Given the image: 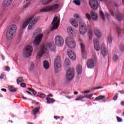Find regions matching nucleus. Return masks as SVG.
<instances>
[{
    "mask_svg": "<svg viewBox=\"0 0 124 124\" xmlns=\"http://www.w3.org/2000/svg\"><path fill=\"white\" fill-rule=\"evenodd\" d=\"M91 15L93 20H97L98 16L97 15V13H96L95 12L92 11L91 12Z\"/></svg>",
    "mask_w": 124,
    "mask_h": 124,
    "instance_id": "4be33fe9",
    "label": "nucleus"
},
{
    "mask_svg": "<svg viewBox=\"0 0 124 124\" xmlns=\"http://www.w3.org/2000/svg\"><path fill=\"white\" fill-rule=\"evenodd\" d=\"M59 7H60V5H59V4H54L53 5L48 6L49 11H54V10H57Z\"/></svg>",
    "mask_w": 124,
    "mask_h": 124,
    "instance_id": "aec40b11",
    "label": "nucleus"
},
{
    "mask_svg": "<svg viewBox=\"0 0 124 124\" xmlns=\"http://www.w3.org/2000/svg\"><path fill=\"white\" fill-rule=\"evenodd\" d=\"M80 45L82 54V58H83V59H87V51H86V47H85V45L81 43L80 44Z\"/></svg>",
    "mask_w": 124,
    "mask_h": 124,
    "instance_id": "ddd939ff",
    "label": "nucleus"
},
{
    "mask_svg": "<svg viewBox=\"0 0 124 124\" xmlns=\"http://www.w3.org/2000/svg\"><path fill=\"white\" fill-rule=\"evenodd\" d=\"M26 92L27 93H29V94H31V92H29V91H26Z\"/></svg>",
    "mask_w": 124,
    "mask_h": 124,
    "instance_id": "338daca9",
    "label": "nucleus"
},
{
    "mask_svg": "<svg viewBox=\"0 0 124 124\" xmlns=\"http://www.w3.org/2000/svg\"><path fill=\"white\" fill-rule=\"evenodd\" d=\"M5 70L6 71H9L10 70V68L8 66H7L5 67Z\"/></svg>",
    "mask_w": 124,
    "mask_h": 124,
    "instance_id": "3c124183",
    "label": "nucleus"
},
{
    "mask_svg": "<svg viewBox=\"0 0 124 124\" xmlns=\"http://www.w3.org/2000/svg\"><path fill=\"white\" fill-rule=\"evenodd\" d=\"M87 65L88 68H93L94 67V62L93 60H88L87 62Z\"/></svg>",
    "mask_w": 124,
    "mask_h": 124,
    "instance_id": "6ab92c4d",
    "label": "nucleus"
},
{
    "mask_svg": "<svg viewBox=\"0 0 124 124\" xmlns=\"http://www.w3.org/2000/svg\"><path fill=\"white\" fill-rule=\"evenodd\" d=\"M50 49L51 51H55V46L51 43H47L46 45L41 46L40 51L38 53L37 58H41L44 55H47V50Z\"/></svg>",
    "mask_w": 124,
    "mask_h": 124,
    "instance_id": "f257e3e1",
    "label": "nucleus"
},
{
    "mask_svg": "<svg viewBox=\"0 0 124 124\" xmlns=\"http://www.w3.org/2000/svg\"><path fill=\"white\" fill-rule=\"evenodd\" d=\"M83 98H85V96H83L82 95H80V96H78V100H81V99H83Z\"/></svg>",
    "mask_w": 124,
    "mask_h": 124,
    "instance_id": "8fccbe9b",
    "label": "nucleus"
},
{
    "mask_svg": "<svg viewBox=\"0 0 124 124\" xmlns=\"http://www.w3.org/2000/svg\"><path fill=\"white\" fill-rule=\"evenodd\" d=\"M116 31L118 32V35H120V34H121V32L122 31V30H121V28L119 27H116Z\"/></svg>",
    "mask_w": 124,
    "mask_h": 124,
    "instance_id": "37998d69",
    "label": "nucleus"
},
{
    "mask_svg": "<svg viewBox=\"0 0 124 124\" xmlns=\"http://www.w3.org/2000/svg\"><path fill=\"white\" fill-rule=\"evenodd\" d=\"M104 98H105V96L101 95L96 97L94 100H102V99H104Z\"/></svg>",
    "mask_w": 124,
    "mask_h": 124,
    "instance_id": "72a5a7b5",
    "label": "nucleus"
},
{
    "mask_svg": "<svg viewBox=\"0 0 124 124\" xmlns=\"http://www.w3.org/2000/svg\"><path fill=\"white\" fill-rule=\"evenodd\" d=\"M46 99V100L47 103H48V104L54 103V102H55V101H56L55 99L51 98L49 97H47Z\"/></svg>",
    "mask_w": 124,
    "mask_h": 124,
    "instance_id": "a878e982",
    "label": "nucleus"
},
{
    "mask_svg": "<svg viewBox=\"0 0 124 124\" xmlns=\"http://www.w3.org/2000/svg\"><path fill=\"white\" fill-rule=\"evenodd\" d=\"M37 95L38 96H39V97H40L41 98H44V97L46 96V95L45 94L40 93H37Z\"/></svg>",
    "mask_w": 124,
    "mask_h": 124,
    "instance_id": "4c0bfd02",
    "label": "nucleus"
},
{
    "mask_svg": "<svg viewBox=\"0 0 124 124\" xmlns=\"http://www.w3.org/2000/svg\"><path fill=\"white\" fill-rule=\"evenodd\" d=\"M20 86L22 88H26V83H22L20 84Z\"/></svg>",
    "mask_w": 124,
    "mask_h": 124,
    "instance_id": "603ef678",
    "label": "nucleus"
},
{
    "mask_svg": "<svg viewBox=\"0 0 124 124\" xmlns=\"http://www.w3.org/2000/svg\"><path fill=\"white\" fill-rule=\"evenodd\" d=\"M101 52L103 57H106V56H107L108 54V51H107V48L105 47L104 45H103L101 46Z\"/></svg>",
    "mask_w": 124,
    "mask_h": 124,
    "instance_id": "a211bd4d",
    "label": "nucleus"
},
{
    "mask_svg": "<svg viewBox=\"0 0 124 124\" xmlns=\"http://www.w3.org/2000/svg\"><path fill=\"white\" fill-rule=\"evenodd\" d=\"M28 90H29V91H30V92H31V93H32V94H33V95H35V94H36V93H37L36 91H35V90L33 89H32L31 88H28Z\"/></svg>",
    "mask_w": 124,
    "mask_h": 124,
    "instance_id": "58836bf2",
    "label": "nucleus"
},
{
    "mask_svg": "<svg viewBox=\"0 0 124 124\" xmlns=\"http://www.w3.org/2000/svg\"><path fill=\"white\" fill-rule=\"evenodd\" d=\"M109 12H110V13L111 15L112 16H114V11H113L112 10H110Z\"/></svg>",
    "mask_w": 124,
    "mask_h": 124,
    "instance_id": "6e6d98bb",
    "label": "nucleus"
},
{
    "mask_svg": "<svg viewBox=\"0 0 124 124\" xmlns=\"http://www.w3.org/2000/svg\"><path fill=\"white\" fill-rule=\"evenodd\" d=\"M1 91H2V92H4L5 93H6V89L2 88V89H1Z\"/></svg>",
    "mask_w": 124,
    "mask_h": 124,
    "instance_id": "680f3d73",
    "label": "nucleus"
},
{
    "mask_svg": "<svg viewBox=\"0 0 124 124\" xmlns=\"http://www.w3.org/2000/svg\"><path fill=\"white\" fill-rule=\"evenodd\" d=\"M93 94H91L90 95H87L85 96V97H86L87 98H89L90 99H91V98H92V97L93 96Z\"/></svg>",
    "mask_w": 124,
    "mask_h": 124,
    "instance_id": "de8ad7c7",
    "label": "nucleus"
},
{
    "mask_svg": "<svg viewBox=\"0 0 124 124\" xmlns=\"http://www.w3.org/2000/svg\"><path fill=\"white\" fill-rule=\"evenodd\" d=\"M50 10L49 9V6H46V7L42 8L40 10V12H49Z\"/></svg>",
    "mask_w": 124,
    "mask_h": 124,
    "instance_id": "cd10ccee",
    "label": "nucleus"
},
{
    "mask_svg": "<svg viewBox=\"0 0 124 124\" xmlns=\"http://www.w3.org/2000/svg\"><path fill=\"white\" fill-rule=\"evenodd\" d=\"M116 18L118 21H121L123 20V15L119 12H116Z\"/></svg>",
    "mask_w": 124,
    "mask_h": 124,
    "instance_id": "5701e85b",
    "label": "nucleus"
},
{
    "mask_svg": "<svg viewBox=\"0 0 124 124\" xmlns=\"http://www.w3.org/2000/svg\"><path fill=\"white\" fill-rule=\"evenodd\" d=\"M34 69V63L33 62H31L29 63V67L28 68V70L29 71H31Z\"/></svg>",
    "mask_w": 124,
    "mask_h": 124,
    "instance_id": "bb28decb",
    "label": "nucleus"
},
{
    "mask_svg": "<svg viewBox=\"0 0 124 124\" xmlns=\"http://www.w3.org/2000/svg\"><path fill=\"white\" fill-rule=\"evenodd\" d=\"M73 3H75L76 5H78V0H74Z\"/></svg>",
    "mask_w": 124,
    "mask_h": 124,
    "instance_id": "864d4df0",
    "label": "nucleus"
},
{
    "mask_svg": "<svg viewBox=\"0 0 124 124\" xmlns=\"http://www.w3.org/2000/svg\"><path fill=\"white\" fill-rule=\"evenodd\" d=\"M38 17H33L32 16H31L24 22L23 25L21 27V29H24L26 28L28 25H29V24L30 23L28 26V30H31V29H32V27H33L34 25H35V23L37 22V21H38Z\"/></svg>",
    "mask_w": 124,
    "mask_h": 124,
    "instance_id": "f03ea898",
    "label": "nucleus"
},
{
    "mask_svg": "<svg viewBox=\"0 0 124 124\" xmlns=\"http://www.w3.org/2000/svg\"><path fill=\"white\" fill-rule=\"evenodd\" d=\"M78 21L79 23V31L81 34H85L87 32V27L86 24L82 21V17L80 15H78Z\"/></svg>",
    "mask_w": 124,
    "mask_h": 124,
    "instance_id": "20e7f679",
    "label": "nucleus"
},
{
    "mask_svg": "<svg viewBox=\"0 0 124 124\" xmlns=\"http://www.w3.org/2000/svg\"><path fill=\"white\" fill-rule=\"evenodd\" d=\"M67 31L70 33V34H73V33H74V30H73L71 27H69L67 29Z\"/></svg>",
    "mask_w": 124,
    "mask_h": 124,
    "instance_id": "c9c22d12",
    "label": "nucleus"
},
{
    "mask_svg": "<svg viewBox=\"0 0 124 124\" xmlns=\"http://www.w3.org/2000/svg\"><path fill=\"white\" fill-rule=\"evenodd\" d=\"M119 93H121L122 94H123L124 93V90H122V91H119Z\"/></svg>",
    "mask_w": 124,
    "mask_h": 124,
    "instance_id": "0e129e2a",
    "label": "nucleus"
},
{
    "mask_svg": "<svg viewBox=\"0 0 124 124\" xmlns=\"http://www.w3.org/2000/svg\"><path fill=\"white\" fill-rule=\"evenodd\" d=\"M64 64L65 65H69V64H70V61H69V59H65Z\"/></svg>",
    "mask_w": 124,
    "mask_h": 124,
    "instance_id": "a19ab883",
    "label": "nucleus"
},
{
    "mask_svg": "<svg viewBox=\"0 0 124 124\" xmlns=\"http://www.w3.org/2000/svg\"><path fill=\"white\" fill-rule=\"evenodd\" d=\"M67 55L72 60V61H75L76 60V54L74 51L72 50H69L67 51Z\"/></svg>",
    "mask_w": 124,
    "mask_h": 124,
    "instance_id": "4468645a",
    "label": "nucleus"
},
{
    "mask_svg": "<svg viewBox=\"0 0 124 124\" xmlns=\"http://www.w3.org/2000/svg\"><path fill=\"white\" fill-rule=\"evenodd\" d=\"M43 65H44V68L45 69H49V67H50V65L49 64V62H48V61H44Z\"/></svg>",
    "mask_w": 124,
    "mask_h": 124,
    "instance_id": "393cba45",
    "label": "nucleus"
},
{
    "mask_svg": "<svg viewBox=\"0 0 124 124\" xmlns=\"http://www.w3.org/2000/svg\"><path fill=\"white\" fill-rule=\"evenodd\" d=\"M23 56L24 58H29L31 56V53H32V46L29 45L26 46L23 50Z\"/></svg>",
    "mask_w": 124,
    "mask_h": 124,
    "instance_id": "423d86ee",
    "label": "nucleus"
},
{
    "mask_svg": "<svg viewBox=\"0 0 124 124\" xmlns=\"http://www.w3.org/2000/svg\"><path fill=\"white\" fill-rule=\"evenodd\" d=\"M119 60V56L118 55H114L113 57V61L114 62H117Z\"/></svg>",
    "mask_w": 124,
    "mask_h": 124,
    "instance_id": "79ce46f5",
    "label": "nucleus"
},
{
    "mask_svg": "<svg viewBox=\"0 0 124 124\" xmlns=\"http://www.w3.org/2000/svg\"><path fill=\"white\" fill-rule=\"evenodd\" d=\"M3 77H4V75L3 74H1L0 76V79H3Z\"/></svg>",
    "mask_w": 124,
    "mask_h": 124,
    "instance_id": "13d9d810",
    "label": "nucleus"
},
{
    "mask_svg": "<svg viewBox=\"0 0 124 124\" xmlns=\"http://www.w3.org/2000/svg\"><path fill=\"white\" fill-rule=\"evenodd\" d=\"M65 42L66 45L69 47V48H75L76 44L74 41L70 37H67L65 39Z\"/></svg>",
    "mask_w": 124,
    "mask_h": 124,
    "instance_id": "6e6552de",
    "label": "nucleus"
},
{
    "mask_svg": "<svg viewBox=\"0 0 124 124\" xmlns=\"http://www.w3.org/2000/svg\"><path fill=\"white\" fill-rule=\"evenodd\" d=\"M16 30H17V27L15 25H12L10 26L6 34V37L9 40L11 39H13L14 37H15L16 34Z\"/></svg>",
    "mask_w": 124,
    "mask_h": 124,
    "instance_id": "7ed1b4c3",
    "label": "nucleus"
},
{
    "mask_svg": "<svg viewBox=\"0 0 124 124\" xmlns=\"http://www.w3.org/2000/svg\"><path fill=\"white\" fill-rule=\"evenodd\" d=\"M91 93V91H90V90L85 91L84 92V93Z\"/></svg>",
    "mask_w": 124,
    "mask_h": 124,
    "instance_id": "bf43d9fd",
    "label": "nucleus"
},
{
    "mask_svg": "<svg viewBox=\"0 0 124 124\" xmlns=\"http://www.w3.org/2000/svg\"><path fill=\"white\" fill-rule=\"evenodd\" d=\"M60 116H54V118L55 119V120H58V119H60Z\"/></svg>",
    "mask_w": 124,
    "mask_h": 124,
    "instance_id": "4d7b16f0",
    "label": "nucleus"
},
{
    "mask_svg": "<svg viewBox=\"0 0 124 124\" xmlns=\"http://www.w3.org/2000/svg\"><path fill=\"white\" fill-rule=\"evenodd\" d=\"M94 32L98 37H101V32L97 29H95L94 30Z\"/></svg>",
    "mask_w": 124,
    "mask_h": 124,
    "instance_id": "b1692460",
    "label": "nucleus"
},
{
    "mask_svg": "<svg viewBox=\"0 0 124 124\" xmlns=\"http://www.w3.org/2000/svg\"><path fill=\"white\" fill-rule=\"evenodd\" d=\"M54 66L55 72L58 73L61 71L62 70V61L61 60V57L58 56L55 58L54 62Z\"/></svg>",
    "mask_w": 124,
    "mask_h": 124,
    "instance_id": "39448f33",
    "label": "nucleus"
},
{
    "mask_svg": "<svg viewBox=\"0 0 124 124\" xmlns=\"http://www.w3.org/2000/svg\"><path fill=\"white\" fill-rule=\"evenodd\" d=\"M53 0H42V2L43 4L46 5L47 4H49V3H51Z\"/></svg>",
    "mask_w": 124,
    "mask_h": 124,
    "instance_id": "c85d7f7f",
    "label": "nucleus"
},
{
    "mask_svg": "<svg viewBox=\"0 0 124 124\" xmlns=\"http://www.w3.org/2000/svg\"><path fill=\"white\" fill-rule=\"evenodd\" d=\"M31 0H25L24 1L25 5L23 6L24 8H27V6H29V5H31V1H30Z\"/></svg>",
    "mask_w": 124,
    "mask_h": 124,
    "instance_id": "c756f323",
    "label": "nucleus"
},
{
    "mask_svg": "<svg viewBox=\"0 0 124 124\" xmlns=\"http://www.w3.org/2000/svg\"><path fill=\"white\" fill-rule=\"evenodd\" d=\"M39 110H40V108H35L32 109V115H34L35 118L36 117V114H40V112H39Z\"/></svg>",
    "mask_w": 124,
    "mask_h": 124,
    "instance_id": "412c9836",
    "label": "nucleus"
},
{
    "mask_svg": "<svg viewBox=\"0 0 124 124\" xmlns=\"http://www.w3.org/2000/svg\"><path fill=\"white\" fill-rule=\"evenodd\" d=\"M74 19H70V22L73 27L77 28V27H78V24H77V22H76V21H78V14L74 15Z\"/></svg>",
    "mask_w": 124,
    "mask_h": 124,
    "instance_id": "f8f14e48",
    "label": "nucleus"
},
{
    "mask_svg": "<svg viewBox=\"0 0 124 124\" xmlns=\"http://www.w3.org/2000/svg\"><path fill=\"white\" fill-rule=\"evenodd\" d=\"M120 49L122 51V52H124V46H122L120 47Z\"/></svg>",
    "mask_w": 124,
    "mask_h": 124,
    "instance_id": "052dcab7",
    "label": "nucleus"
},
{
    "mask_svg": "<svg viewBox=\"0 0 124 124\" xmlns=\"http://www.w3.org/2000/svg\"><path fill=\"white\" fill-rule=\"evenodd\" d=\"M89 4L94 10H96L98 8L99 4L97 0H89Z\"/></svg>",
    "mask_w": 124,
    "mask_h": 124,
    "instance_id": "9b49d317",
    "label": "nucleus"
},
{
    "mask_svg": "<svg viewBox=\"0 0 124 124\" xmlns=\"http://www.w3.org/2000/svg\"><path fill=\"white\" fill-rule=\"evenodd\" d=\"M78 74H81L82 73V66L78 65Z\"/></svg>",
    "mask_w": 124,
    "mask_h": 124,
    "instance_id": "ea45409f",
    "label": "nucleus"
},
{
    "mask_svg": "<svg viewBox=\"0 0 124 124\" xmlns=\"http://www.w3.org/2000/svg\"><path fill=\"white\" fill-rule=\"evenodd\" d=\"M88 34L89 36V39H92V37L93 36V30H92V28L90 27L89 29L88 30Z\"/></svg>",
    "mask_w": 124,
    "mask_h": 124,
    "instance_id": "7c9ffc66",
    "label": "nucleus"
},
{
    "mask_svg": "<svg viewBox=\"0 0 124 124\" xmlns=\"http://www.w3.org/2000/svg\"><path fill=\"white\" fill-rule=\"evenodd\" d=\"M81 5V0H78V5Z\"/></svg>",
    "mask_w": 124,
    "mask_h": 124,
    "instance_id": "e2e57ef3",
    "label": "nucleus"
},
{
    "mask_svg": "<svg viewBox=\"0 0 124 124\" xmlns=\"http://www.w3.org/2000/svg\"><path fill=\"white\" fill-rule=\"evenodd\" d=\"M93 43L96 51H99L100 50V46H99V42H98L97 39H94L93 41Z\"/></svg>",
    "mask_w": 124,
    "mask_h": 124,
    "instance_id": "f3484780",
    "label": "nucleus"
},
{
    "mask_svg": "<svg viewBox=\"0 0 124 124\" xmlns=\"http://www.w3.org/2000/svg\"><path fill=\"white\" fill-rule=\"evenodd\" d=\"M42 37H43V34H41L40 35H38L35 38L34 41V43L35 45H39V43L41 41V39H42Z\"/></svg>",
    "mask_w": 124,
    "mask_h": 124,
    "instance_id": "dca6fc26",
    "label": "nucleus"
},
{
    "mask_svg": "<svg viewBox=\"0 0 124 124\" xmlns=\"http://www.w3.org/2000/svg\"><path fill=\"white\" fill-rule=\"evenodd\" d=\"M9 89L11 93H16V92H17V91L16 90V88L14 87L13 86H9Z\"/></svg>",
    "mask_w": 124,
    "mask_h": 124,
    "instance_id": "473e14b6",
    "label": "nucleus"
},
{
    "mask_svg": "<svg viewBox=\"0 0 124 124\" xmlns=\"http://www.w3.org/2000/svg\"><path fill=\"white\" fill-rule=\"evenodd\" d=\"M106 16H107V17H109V16H110L109 15V14H108V13H106V14H105Z\"/></svg>",
    "mask_w": 124,
    "mask_h": 124,
    "instance_id": "69168bd1",
    "label": "nucleus"
},
{
    "mask_svg": "<svg viewBox=\"0 0 124 124\" xmlns=\"http://www.w3.org/2000/svg\"><path fill=\"white\" fill-rule=\"evenodd\" d=\"M112 38H113V37H112V35L111 34L108 35V44H111L112 43Z\"/></svg>",
    "mask_w": 124,
    "mask_h": 124,
    "instance_id": "f704fd0d",
    "label": "nucleus"
},
{
    "mask_svg": "<svg viewBox=\"0 0 124 124\" xmlns=\"http://www.w3.org/2000/svg\"><path fill=\"white\" fill-rule=\"evenodd\" d=\"M74 76V69L73 68H70L67 71L66 73V79L68 81H70L73 78Z\"/></svg>",
    "mask_w": 124,
    "mask_h": 124,
    "instance_id": "1a4fd4ad",
    "label": "nucleus"
},
{
    "mask_svg": "<svg viewBox=\"0 0 124 124\" xmlns=\"http://www.w3.org/2000/svg\"><path fill=\"white\" fill-rule=\"evenodd\" d=\"M121 105H122V106H124V101L121 102Z\"/></svg>",
    "mask_w": 124,
    "mask_h": 124,
    "instance_id": "774afa93",
    "label": "nucleus"
},
{
    "mask_svg": "<svg viewBox=\"0 0 124 124\" xmlns=\"http://www.w3.org/2000/svg\"><path fill=\"white\" fill-rule=\"evenodd\" d=\"M13 0H3L2 2V6L3 7H9L11 4Z\"/></svg>",
    "mask_w": 124,
    "mask_h": 124,
    "instance_id": "2eb2a0df",
    "label": "nucleus"
},
{
    "mask_svg": "<svg viewBox=\"0 0 124 124\" xmlns=\"http://www.w3.org/2000/svg\"><path fill=\"white\" fill-rule=\"evenodd\" d=\"M99 89H103V87L99 86L98 87H95L92 89V91H93V90H99Z\"/></svg>",
    "mask_w": 124,
    "mask_h": 124,
    "instance_id": "a18cd8bd",
    "label": "nucleus"
},
{
    "mask_svg": "<svg viewBox=\"0 0 124 124\" xmlns=\"http://www.w3.org/2000/svg\"><path fill=\"white\" fill-rule=\"evenodd\" d=\"M24 82V78L23 77H19L16 79V83L17 85H19L20 83H23Z\"/></svg>",
    "mask_w": 124,
    "mask_h": 124,
    "instance_id": "2f4dec72",
    "label": "nucleus"
},
{
    "mask_svg": "<svg viewBox=\"0 0 124 124\" xmlns=\"http://www.w3.org/2000/svg\"><path fill=\"white\" fill-rule=\"evenodd\" d=\"M100 16L102 19L103 21H104L105 20V16L104 15V13H103V12L102 11H100Z\"/></svg>",
    "mask_w": 124,
    "mask_h": 124,
    "instance_id": "e433bc0d",
    "label": "nucleus"
},
{
    "mask_svg": "<svg viewBox=\"0 0 124 124\" xmlns=\"http://www.w3.org/2000/svg\"><path fill=\"white\" fill-rule=\"evenodd\" d=\"M55 42L56 45H58V46H62L64 41L63 40L62 37L60 35H58L56 36L55 38Z\"/></svg>",
    "mask_w": 124,
    "mask_h": 124,
    "instance_id": "9d476101",
    "label": "nucleus"
},
{
    "mask_svg": "<svg viewBox=\"0 0 124 124\" xmlns=\"http://www.w3.org/2000/svg\"><path fill=\"white\" fill-rule=\"evenodd\" d=\"M118 96H119V93H116L113 98V100H117L118 99Z\"/></svg>",
    "mask_w": 124,
    "mask_h": 124,
    "instance_id": "c03bdc74",
    "label": "nucleus"
},
{
    "mask_svg": "<svg viewBox=\"0 0 124 124\" xmlns=\"http://www.w3.org/2000/svg\"><path fill=\"white\" fill-rule=\"evenodd\" d=\"M42 30L40 28H39L36 30V32H41Z\"/></svg>",
    "mask_w": 124,
    "mask_h": 124,
    "instance_id": "5fc2aeb1",
    "label": "nucleus"
},
{
    "mask_svg": "<svg viewBox=\"0 0 124 124\" xmlns=\"http://www.w3.org/2000/svg\"><path fill=\"white\" fill-rule=\"evenodd\" d=\"M86 17L87 18L88 20L90 21L91 20V15H89V14H86Z\"/></svg>",
    "mask_w": 124,
    "mask_h": 124,
    "instance_id": "09e8293b",
    "label": "nucleus"
},
{
    "mask_svg": "<svg viewBox=\"0 0 124 124\" xmlns=\"http://www.w3.org/2000/svg\"><path fill=\"white\" fill-rule=\"evenodd\" d=\"M51 25L53 26L51 27L50 31H53L54 30H57L60 26V19L58 16H55L51 23Z\"/></svg>",
    "mask_w": 124,
    "mask_h": 124,
    "instance_id": "0eeeda50",
    "label": "nucleus"
},
{
    "mask_svg": "<svg viewBox=\"0 0 124 124\" xmlns=\"http://www.w3.org/2000/svg\"><path fill=\"white\" fill-rule=\"evenodd\" d=\"M117 122L118 123H121V122H123V119L121 117H117Z\"/></svg>",
    "mask_w": 124,
    "mask_h": 124,
    "instance_id": "49530a36",
    "label": "nucleus"
}]
</instances>
